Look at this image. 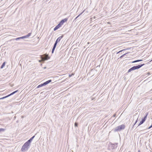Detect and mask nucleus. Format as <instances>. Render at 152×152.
Returning a JSON list of instances; mask_svg holds the SVG:
<instances>
[{"instance_id": "nucleus-1", "label": "nucleus", "mask_w": 152, "mask_h": 152, "mask_svg": "<svg viewBox=\"0 0 152 152\" xmlns=\"http://www.w3.org/2000/svg\"><path fill=\"white\" fill-rule=\"evenodd\" d=\"M30 145L28 142H26L23 145L21 149L22 151H27Z\"/></svg>"}, {"instance_id": "nucleus-2", "label": "nucleus", "mask_w": 152, "mask_h": 152, "mask_svg": "<svg viewBox=\"0 0 152 152\" xmlns=\"http://www.w3.org/2000/svg\"><path fill=\"white\" fill-rule=\"evenodd\" d=\"M125 127V125L122 124L116 127L113 130L115 132L117 131H120L122 129H124Z\"/></svg>"}, {"instance_id": "nucleus-3", "label": "nucleus", "mask_w": 152, "mask_h": 152, "mask_svg": "<svg viewBox=\"0 0 152 152\" xmlns=\"http://www.w3.org/2000/svg\"><path fill=\"white\" fill-rule=\"evenodd\" d=\"M40 56L42 60H39V62L44 61L45 60H47L50 58L48 56V55H47L46 54H45L42 55H41Z\"/></svg>"}, {"instance_id": "nucleus-4", "label": "nucleus", "mask_w": 152, "mask_h": 152, "mask_svg": "<svg viewBox=\"0 0 152 152\" xmlns=\"http://www.w3.org/2000/svg\"><path fill=\"white\" fill-rule=\"evenodd\" d=\"M144 65V64H142L139 65L137 66H134L129 70L128 72H129L132 71L139 69L142 66Z\"/></svg>"}, {"instance_id": "nucleus-5", "label": "nucleus", "mask_w": 152, "mask_h": 152, "mask_svg": "<svg viewBox=\"0 0 152 152\" xmlns=\"http://www.w3.org/2000/svg\"><path fill=\"white\" fill-rule=\"evenodd\" d=\"M147 114L144 117V118L142 119V121H140V123L138 124V126L142 124L145 121L146 119L147 118Z\"/></svg>"}, {"instance_id": "nucleus-6", "label": "nucleus", "mask_w": 152, "mask_h": 152, "mask_svg": "<svg viewBox=\"0 0 152 152\" xmlns=\"http://www.w3.org/2000/svg\"><path fill=\"white\" fill-rule=\"evenodd\" d=\"M18 91V90L16 91L13 92L12 93H11V94H9L8 95L0 98V99H3L6 98H7V97L10 96L12 95L13 94H15V93H16Z\"/></svg>"}, {"instance_id": "nucleus-7", "label": "nucleus", "mask_w": 152, "mask_h": 152, "mask_svg": "<svg viewBox=\"0 0 152 152\" xmlns=\"http://www.w3.org/2000/svg\"><path fill=\"white\" fill-rule=\"evenodd\" d=\"M67 20V19L66 18H65L62 20L61 21L60 23V24H61V26L63 25L64 23L66 22Z\"/></svg>"}, {"instance_id": "nucleus-8", "label": "nucleus", "mask_w": 152, "mask_h": 152, "mask_svg": "<svg viewBox=\"0 0 152 152\" xmlns=\"http://www.w3.org/2000/svg\"><path fill=\"white\" fill-rule=\"evenodd\" d=\"M61 26V24H60V23H59L54 28V30H56L58 29L59 27H60Z\"/></svg>"}, {"instance_id": "nucleus-9", "label": "nucleus", "mask_w": 152, "mask_h": 152, "mask_svg": "<svg viewBox=\"0 0 152 152\" xmlns=\"http://www.w3.org/2000/svg\"><path fill=\"white\" fill-rule=\"evenodd\" d=\"M35 136H33L27 142H28V143L30 145V143L31 142V141H32V140L33 139V138Z\"/></svg>"}, {"instance_id": "nucleus-10", "label": "nucleus", "mask_w": 152, "mask_h": 152, "mask_svg": "<svg viewBox=\"0 0 152 152\" xmlns=\"http://www.w3.org/2000/svg\"><path fill=\"white\" fill-rule=\"evenodd\" d=\"M51 80H48L45 82H44L43 83V84L44 85V86L50 83L51 82Z\"/></svg>"}, {"instance_id": "nucleus-11", "label": "nucleus", "mask_w": 152, "mask_h": 152, "mask_svg": "<svg viewBox=\"0 0 152 152\" xmlns=\"http://www.w3.org/2000/svg\"><path fill=\"white\" fill-rule=\"evenodd\" d=\"M62 37H63V36H61L59 37L56 39V42H59L60 41V40H61V39L62 38Z\"/></svg>"}, {"instance_id": "nucleus-12", "label": "nucleus", "mask_w": 152, "mask_h": 152, "mask_svg": "<svg viewBox=\"0 0 152 152\" xmlns=\"http://www.w3.org/2000/svg\"><path fill=\"white\" fill-rule=\"evenodd\" d=\"M31 33H28L27 35L23 36L24 38H27L30 36L31 35Z\"/></svg>"}, {"instance_id": "nucleus-13", "label": "nucleus", "mask_w": 152, "mask_h": 152, "mask_svg": "<svg viewBox=\"0 0 152 152\" xmlns=\"http://www.w3.org/2000/svg\"><path fill=\"white\" fill-rule=\"evenodd\" d=\"M24 39L23 36L22 37H20L16 38L15 39V40H18L19 39Z\"/></svg>"}, {"instance_id": "nucleus-14", "label": "nucleus", "mask_w": 152, "mask_h": 152, "mask_svg": "<svg viewBox=\"0 0 152 152\" xmlns=\"http://www.w3.org/2000/svg\"><path fill=\"white\" fill-rule=\"evenodd\" d=\"M44 86V85L43 84V83H42V84H40V85H39V86H38L37 87V88H40V87H42V86Z\"/></svg>"}, {"instance_id": "nucleus-15", "label": "nucleus", "mask_w": 152, "mask_h": 152, "mask_svg": "<svg viewBox=\"0 0 152 152\" xmlns=\"http://www.w3.org/2000/svg\"><path fill=\"white\" fill-rule=\"evenodd\" d=\"M142 60H135V61H134L132 62V63H135L137 62L140 61H142Z\"/></svg>"}, {"instance_id": "nucleus-16", "label": "nucleus", "mask_w": 152, "mask_h": 152, "mask_svg": "<svg viewBox=\"0 0 152 152\" xmlns=\"http://www.w3.org/2000/svg\"><path fill=\"white\" fill-rule=\"evenodd\" d=\"M5 62H4L2 64L1 66V69L3 68L5 66Z\"/></svg>"}, {"instance_id": "nucleus-17", "label": "nucleus", "mask_w": 152, "mask_h": 152, "mask_svg": "<svg viewBox=\"0 0 152 152\" xmlns=\"http://www.w3.org/2000/svg\"><path fill=\"white\" fill-rule=\"evenodd\" d=\"M55 48H56L55 47H54V46L53 47V48L52 49V53H53L54 50Z\"/></svg>"}, {"instance_id": "nucleus-18", "label": "nucleus", "mask_w": 152, "mask_h": 152, "mask_svg": "<svg viewBox=\"0 0 152 152\" xmlns=\"http://www.w3.org/2000/svg\"><path fill=\"white\" fill-rule=\"evenodd\" d=\"M57 43H58V42H56H56L54 44V46H53L54 47H56Z\"/></svg>"}, {"instance_id": "nucleus-19", "label": "nucleus", "mask_w": 152, "mask_h": 152, "mask_svg": "<svg viewBox=\"0 0 152 152\" xmlns=\"http://www.w3.org/2000/svg\"><path fill=\"white\" fill-rule=\"evenodd\" d=\"M126 49H123V50H121L120 51H119L117 53H120V52H121L125 50H126Z\"/></svg>"}, {"instance_id": "nucleus-20", "label": "nucleus", "mask_w": 152, "mask_h": 152, "mask_svg": "<svg viewBox=\"0 0 152 152\" xmlns=\"http://www.w3.org/2000/svg\"><path fill=\"white\" fill-rule=\"evenodd\" d=\"M4 130V129L1 128L0 129V132L1 131H3Z\"/></svg>"}, {"instance_id": "nucleus-21", "label": "nucleus", "mask_w": 152, "mask_h": 152, "mask_svg": "<svg viewBox=\"0 0 152 152\" xmlns=\"http://www.w3.org/2000/svg\"><path fill=\"white\" fill-rule=\"evenodd\" d=\"M78 125V124L77 123H75V126H77Z\"/></svg>"}, {"instance_id": "nucleus-22", "label": "nucleus", "mask_w": 152, "mask_h": 152, "mask_svg": "<svg viewBox=\"0 0 152 152\" xmlns=\"http://www.w3.org/2000/svg\"><path fill=\"white\" fill-rule=\"evenodd\" d=\"M126 54H123V55L122 56H121V57H120V58H122V57H123Z\"/></svg>"}, {"instance_id": "nucleus-23", "label": "nucleus", "mask_w": 152, "mask_h": 152, "mask_svg": "<svg viewBox=\"0 0 152 152\" xmlns=\"http://www.w3.org/2000/svg\"><path fill=\"white\" fill-rule=\"evenodd\" d=\"M138 118H137V120H136L135 124H134V126L137 123V121H138Z\"/></svg>"}, {"instance_id": "nucleus-24", "label": "nucleus", "mask_w": 152, "mask_h": 152, "mask_svg": "<svg viewBox=\"0 0 152 152\" xmlns=\"http://www.w3.org/2000/svg\"><path fill=\"white\" fill-rule=\"evenodd\" d=\"M82 13H81L80 14V15H79L75 19V20H76L77 19V18L78 17H79V16L82 14Z\"/></svg>"}, {"instance_id": "nucleus-25", "label": "nucleus", "mask_w": 152, "mask_h": 152, "mask_svg": "<svg viewBox=\"0 0 152 152\" xmlns=\"http://www.w3.org/2000/svg\"><path fill=\"white\" fill-rule=\"evenodd\" d=\"M152 127V124L148 128V129H150Z\"/></svg>"}, {"instance_id": "nucleus-26", "label": "nucleus", "mask_w": 152, "mask_h": 152, "mask_svg": "<svg viewBox=\"0 0 152 152\" xmlns=\"http://www.w3.org/2000/svg\"><path fill=\"white\" fill-rule=\"evenodd\" d=\"M115 116H116V114H114L113 115V116L114 117H115Z\"/></svg>"}, {"instance_id": "nucleus-27", "label": "nucleus", "mask_w": 152, "mask_h": 152, "mask_svg": "<svg viewBox=\"0 0 152 152\" xmlns=\"http://www.w3.org/2000/svg\"><path fill=\"white\" fill-rule=\"evenodd\" d=\"M138 152H140V150H139V151H138Z\"/></svg>"}, {"instance_id": "nucleus-28", "label": "nucleus", "mask_w": 152, "mask_h": 152, "mask_svg": "<svg viewBox=\"0 0 152 152\" xmlns=\"http://www.w3.org/2000/svg\"><path fill=\"white\" fill-rule=\"evenodd\" d=\"M129 152H130L129 151Z\"/></svg>"}]
</instances>
